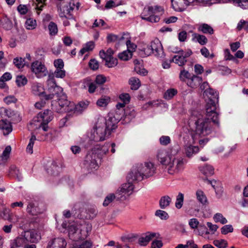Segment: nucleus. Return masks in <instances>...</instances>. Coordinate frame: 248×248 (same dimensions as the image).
<instances>
[{"instance_id":"nucleus-51","label":"nucleus","mask_w":248,"mask_h":248,"mask_svg":"<svg viewBox=\"0 0 248 248\" xmlns=\"http://www.w3.org/2000/svg\"><path fill=\"white\" fill-rule=\"evenodd\" d=\"M237 29L238 31L244 29L245 31H248V21L241 20L237 24Z\"/></svg>"},{"instance_id":"nucleus-41","label":"nucleus","mask_w":248,"mask_h":248,"mask_svg":"<svg viewBox=\"0 0 248 248\" xmlns=\"http://www.w3.org/2000/svg\"><path fill=\"white\" fill-rule=\"evenodd\" d=\"M213 218L216 222H220L222 224H225L228 222L227 219L220 213H216Z\"/></svg>"},{"instance_id":"nucleus-5","label":"nucleus","mask_w":248,"mask_h":248,"mask_svg":"<svg viewBox=\"0 0 248 248\" xmlns=\"http://www.w3.org/2000/svg\"><path fill=\"white\" fill-rule=\"evenodd\" d=\"M203 95L207 96L209 101L206 106V117L203 119L210 121L211 124H214L217 127H219L218 114L216 111V103L218 102V94L214 90L209 88L203 92ZM197 116L202 119L200 115Z\"/></svg>"},{"instance_id":"nucleus-46","label":"nucleus","mask_w":248,"mask_h":248,"mask_svg":"<svg viewBox=\"0 0 248 248\" xmlns=\"http://www.w3.org/2000/svg\"><path fill=\"white\" fill-rule=\"evenodd\" d=\"M89 103L88 101L80 102L78 105H75L74 110L78 111H82L87 108Z\"/></svg>"},{"instance_id":"nucleus-50","label":"nucleus","mask_w":248,"mask_h":248,"mask_svg":"<svg viewBox=\"0 0 248 248\" xmlns=\"http://www.w3.org/2000/svg\"><path fill=\"white\" fill-rule=\"evenodd\" d=\"M120 59L124 61H127L132 57V53L128 50L124 51L118 55Z\"/></svg>"},{"instance_id":"nucleus-16","label":"nucleus","mask_w":248,"mask_h":248,"mask_svg":"<svg viewBox=\"0 0 248 248\" xmlns=\"http://www.w3.org/2000/svg\"><path fill=\"white\" fill-rule=\"evenodd\" d=\"M158 236L159 234L157 233L148 232L141 235L139 238L138 243L141 246H146L151 240Z\"/></svg>"},{"instance_id":"nucleus-55","label":"nucleus","mask_w":248,"mask_h":248,"mask_svg":"<svg viewBox=\"0 0 248 248\" xmlns=\"http://www.w3.org/2000/svg\"><path fill=\"white\" fill-rule=\"evenodd\" d=\"M54 76L57 78H63L65 77L66 72L63 69H56L54 72Z\"/></svg>"},{"instance_id":"nucleus-20","label":"nucleus","mask_w":248,"mask_h":248,"mask_svg":"<svg viewBox=\"0 0 248 248\" xmlns=\"http://www.w3.org/2000/svg\"><path fill=\"white\" fill-rule=\"evenodd\" d=\"M28 244L27 238L25 235L16 237L12 240L10 242L11 248H17L25 246Z\"/></svg>"},{"instance_id":"nucleus-40","label":"nucleus","mask_w":248,"mask_h":248,"mask_svg":"<svg viewBox=\"0 0 248 248\" xmlns=\"http://www.w3.org/2000/svg\"><path fill=\"white\" fill-rule=\"evenodd\" d=\"M36 140V138L34 135H32L30 139L29 142L26 148V151L30 154L33 153V146L35 141Z\"/></svg>"},{"instance_id":"nucleus-53","label":"nucleus","mask_w":248,"mask_h":248,"mask_svg":"<svg viewBox=\"0 0 248 248\" xmlns=\"http://www.w3.org/2000/svg\"><path fill=\"white\" fill-rule=\"evenodd\" d=\"M191 77L190 73L185 70H182L180 73L179 78L181 80L186 81Z\"/></svg>"},{"instance_id":"nucleus-8","label":"nucleus","mask_w":248,"mask_h":248,"mask_svg":"<svg viewBox=\"0 0 248 248\" xmlns=\"http://www.w3.org/2000/svg\"><path fill=\"white\" fill-rule=\"evenodd\" d=\"M162 13L163 9L160 6H147L144 8L141 18L147 21L156 23L159 21L160 16Z\"/></svg>"},{"instance_id":"nucleus-44","label":"nucleus","mask_w":248,"mask_h":248,"mask_svg":"<svg viewBox=\"0 0 248 248\" xmlns=\"http://www.w3.org/2000/svg\"><path fill=\"white\" fill-rule=\"evenodd\" d=\"M45 1L46 0H36V2L35 9L38 15L42 11L43 8L46 5Z\"/></svg>"},{"instance_id":"nucleus-3","label":"nucleus","mask_w":248,"mask_h":248,"mask_svg":"<svg viewBox=\"0 0 248 248\" xmlns=\"http://www.w3.org/2000/svg\"><path fill=\"white\" fill-rule=\"evenodd\" d=\"M122 118V116L118 115L117 112L115 114L108 113L106 119L103 117L99 118L91 132L90 139L95 141L105 140L117 128V124Z\"/></svg>"},{"instance_id":"nucleus-33","label":"nucleus","mask_w":248,"mask_h":248,"mask_svg":"<svg viewBox=\"0 0 248 248\" xmlns=\"http://www.w3.org/2000/svg\"><path fill=\"white\" fill-rule=\"evenodd\" d=\"M103 60L105 61V65L109 68L113 67L116 66L118 64L117 59L114 58L113 56L107 57V58Z\"/></svg>"},{"instance_id":"nucleus-34","label":"nucleus","mask_w":248,"mask_h":248,"mask_svg":"<svg viewBox=\"0 0 248 248\" xmlns=\"http://www.w3.org/2000/svg\"><path fill=\"white\" fill-rule=\"evenodd\" d=\"M129 83L131 85L132 90H136L138 89L140 86V82L139 79L135 77L130 78L129 80Z\"/></svg>"},{"instance_id":"nucleus-45","label":"nucleus","mask_w":248,"mask_h":248,"mask_svg":"<svg viewBox=\"0 0 248 248\" xmlns=\"http://www.w3.org/2000/svg\"><path fill=\"white\" fill-rule=\"evenodd\" d=\"M11 151V147L10 146H7L3 151L2 155L1 156V159L3 162H5L9 157Z\"/></svg>"},{"instance_id":"nucleus-10","label":"nucleus","mask_w":248,"mask_h":248,"mask_svg":"<svg viewBox=\"0 0 248 248\" xmlns=\"http://www.w3.org/2000/svg\"><path fill=\"white\" fill-rule=\"evenodd\" d=\"M46 82L49 93L44 95L45 100L52 99L54 98L55 95H59L60 93H62L63 91L62 88L56 85L55 80L53 77L49 76Z\"/></svg>"},{"instance_id":"nucleus-29","label":"nucleus","mask_w":248,"mask_h":248,"mask_svg":"<svg viewBox=\"0 0 248 248\" xmlns=\"http://www.w3.org/2000/svg\"><path fill=\"white\" fill-rule=\"evenodd\" d=\"M171 202V198L168 195L161 197L159 200V206L161 209H165L170 206Z\"/></svg>"},{"instance_id":"nucleus-14","label":"nucleus","mask_w":248,"mask_h":248,"mask_svg":"<svg viewBox=\"0 0 248 248\" xmlns=\"http://www.w3.org/2000/svg\"><path fill=\"white\" fill-rule=\"evenodd\" d=\"M127 183L123 184L120 189L118 190V192L121 195H124L127 194L129 195L131 194L134 189L133 183L138 181L137 180H132V179H130L129 177V173L127 176Z\"/></svg>"},{"instance_id":"nucleus-22","label":"nucleus","mask_w":248,"mask_h":248,"mask_svg":"<svg viewBox=\"0 0 248 248\" xmlns=\"http://www.w3.org/2000/svg\"><path fill=\"white\" fill-rule=\"evenodd\" d=\"M0 115L2 118L8 117L14 120L15 117L19 116L18 114L10 108L0 107Z\"/></svg>"},{"instance_id":"nucleus-30","label":"nucleus","mask_w":248,"mask_h":248,"mask_svg":"<svg viewBox=\"0 0 248 248\" xmlns=\"http://www.w3.org/2000/svg\"><path fill=\"white\" fill-rule=\"evenodd\" d=\"M192 39L196 40L201 45H204L208 42V39L205 35L196 33L192 34Z\"/></svg>"},{"instance_id":"nucleus-2","label":"nucleus","mask_w":248,"mask_h":248,"mask_svg":"<svg viewBox=\"0 0 248 248\" xmlns=\"http://www.w3.org/2000/svg\"><path fill=\"white\" fill-rule=\"evenodd\" d=\"M178 152L177 149L170 148L167 150L160 149L157 152V160L171 175L178 174L184 169L185 160L177 155Z\"/></svg>"},{"instance_id":"nucleus-23","label":"nucleus","mask_w":248,"mask_h":248,"mask_svg":"<svg viewBox=\"0 0 248 248\" xmlns=\"http://www.w3.org/2000/svg\"><path fill=\"white\" fill-rule=\"evenodd\" d=\"M198 31L204 34L212 35L214 32L213 28L206 23H200L197 25Z\"/></svg>"},{"instance_id":"nucleus-12","label":"nucleus","mask_w":248,"mask_h":248,"mask_svg":"<svg viewBox=\"0 0 248 248\" xmlns=\"http://www.w3.org/2000/svg\"><path fill=\"white\" fill-rule=\"evenodd\" d=\"M192 54L190 49H187L186 51L180 50L177 54L174 55L170 62H172L179 66H182L186 64L187 62L186 59L190 57Z\"/></svg>"},{"instance_id":"nucleus-6","label":"nucleus","mask_w":248,"mask_h":248,"mask_svg":"<svg viewBox=\"0 0 248 248\" xmlns=\"http://www.w3.org/2000/svg\"><path fill=\"white\" fill-rule=\"evenodd\" d=\"M155 168L151 162H145L144 164H137L133 166L129 173V177L132 180L140 181L144 179L153 175Z\"/></svg>"},{"instance_id":"nucleus-47","label":"nucleus","mask_w":248,"mask_h":248,"mask_svg":"<svg viewBox=\"0 0 248 248\" xmlns=\"http://www.w3.org/2000/svg\"><path fill=\"white\" fill-rule=\"evenodd\" d=\"M213 244L218 248H225L227 246V242L224 239L215 240Z\"/></svg>"},{"instance_id":"nucleus-62","label":"nucleus","mask_w":248,"mask_h":248,"mask_svg":"<svg viewBox=\"0 0 248 248\" xmlns=\"http://www.w3.org/2000/svg\"><path fill=\"white\" fill-rule=\"evenodd\" d=\"M4 102L7 105L12 103H15L17 101V99L14 95H9L3 99Z\"/></svg>"},{"instance_id":"nucleus-52","label":"nucleus","mask_w":248,"mask_h":248,"mask_svg":"<svg viewBox=\"0 0 248 248\" xmlns=\"http://www.w3.org/2000/svg\"><path fill=\"white\" fill-rule=\"evenodd\" d=\"M155 215L161 219H167L169 216L168 214L165 211L158 210L155 212Z\"/></svg>"},{"instance_id":"nucleus-36","label":"nucleus","mask_w":248,"mask_h":248,"mask_svg":"<svg viewBox=\"0 0 248 248\" xmlns=\"http://www.w3.org/2000/svg\"><path fill=\"white\" fill-rule=\"evenodd\" d=\"M37 26L36 21L32 18H29L25 22V27L28 30H33Z\"/></svg>"},{"instance_id":"nucleus-60","label":"nucleus","mask_w":248,"mask_h":248,"mask_svg":"<svg viewBox=\"0 0 248 248\" xmlns=\"http://www.w3.org/2000/svg\"><path fill=\"white\" fill-rule=\"evenodd\" d=\"M107 81L106 77L103 75H98L96 77L95 82L98 85H102Z\"/></svg>"},{"instance_id":"nucleus-18","label":"nucleus","mask_w":248,"mask_h":248,"mask_svg":"<svg viewBox=\"0 0 248 248\" xmlns=\"http://www.w3.org/2000/svg\"><path fill=\"white\" fill-rule=\"evenodd\" d=\"M28 243H37L41 239L40 233L35 230L27 232L25 233Z\"/></svg>"},{"instance_id":"nucleus-63","label":"nucleus","mask_w":248,"mask_h":248,"mask_svg":"<svg viewBox=\"0 0 248 248\" xmlns=\"http://www.w3.org/2000/svg\"><path fill=\"white\" fill-rule=\"evenodd\" d=\"M170 138L169 136H162L159 139L160 143L164 146H166L170 143Z\"/></svg>"},{"instance_id":"nucleus-4","label":"nucleus","mask_w":248,"mask_h":248,"mask_svg":"<svg viewBox=\"0 0 248 248\" xmlns=\"http://www.w3.org/2000/svg\"><path fill=\"white\" fill-rule=\"evenodd\" d=\"M92 228V225L86 222L80 224L73 223L69 225L68 228L69 237L71 239L75 241L72 248H91L93 246L91 241L86 240L80 242L78 240L85 239L89 235Z\"/></svg>"},{"instance_id":"nucleus-43","label":"nucleus","mask_w":248,"mask_h":248,"mask_svg":"<svg viewBox=\"0 0 248 248\" xmlns=\"http://www.w3.org/2000/svg\"><path fill=\"white\" fill-rule=\"evenodd\" d=\"M48 28L50 35H55L57 33L58 31L57 26L54 22H50L48 25Z\"/></svg>"},{"instance_id":"nucleus-24","label":"nucleus","mask_w":248,"mask_h":248,"mask_svg":"<svg viewBox=\"0 0 248 248\" xmlns=\"http://www.w3.org/2000/svg\"><path fill=\"white\" fill-rule=\"evenodd\" d=\"M31 92L35 95H43L44 97L46 94L44 87L41 84L38 83L33 84L31 86Z\"/></svg>"},{"instance_id":"nucleus-42","label":"nucleus","mask_w":248,"mask_h":248,"mask_svg":"<svg viewBox=\"0 0 248 248\" xmlns=\"http://www.w3.org/2000/svg\"><path fill=\"white\" fill-rule=\"evenodd\" d=\"M27 79L24 76H17L16 78V82L18 87H22L25 85L27 83Z\"/></svg>"},{"instance_id":"nucleus-31","label":"nucleus","mask_w":248,"mask_h":248,"mask_svg":"<svg viewBox=\"0 0 248 248\" xmlns=\"http://www.w3.org/2000/svg\"><path fill=\"white\" fill-rule=\"evenodd\" d=\"M200 170L202 173L206 176H210L214 174V169L212 166L209 165H205L200 168Z\"/></svg>"},{"instance_id":"nucleus-37","label":"nucleus","mask_w":248,"mask_h":248,"mask_svg":"<svg viewBox=\"0 0 248 248\" xmlns=\"http://www.w3.org/2000/svg\"><path fill=\"white\" fill-rule=\"evenodd\" d=\"M177 93V90L175 89H170L167 90L164 94V97L167 100L171 99Z\"/></svg>"},{"instance_id":"nucleus-13","label":"nucleus","mask_w":248,"mask_h":248,"mask_svg":"<svg viewBox=\"0 0 248 248\" xmlns=\"http://www.w3.org/2000/svg\"><path fill=\"white\" fill-rule=\"evenodd\" d=\"M31 70L37 78L45 77L48 73V71L45 64L38 61H36L31 63Z\"/></svg>"},{"instance_id":"nucleus-15","label":"nucleus","mask_w":248,"mask_h":248,"mask_svg":"<svg viewBox=\"0 0 248 248\" xmlns=\"http://www.w3.org/2000/svg\"><path fill=\"white\" fill-rule=\"evenodd\" d=\"M195 0H171V5L176 11H183Z\"/></svg>"},{"instance_id":"nucleus-9","label":"nucleus","mask_w":248,"mask_h":248,"mask_svg":"<svg viewBox=\"0 0 248 248\" xmlns=\"http://www.w3.org/2000/svg\"><path fill=\"white\" fill-rule=\"evenodd\" d=\"M80 4L78 2L72 0L67 4L59 9V15L61 17L71 19L73 18V12L78 10Z\"/></svg>"},{"instance_id":"nucleus-49","label":"nucleus","mask_w":248,"mask_h":248,"mask_svg":"<svg viewBox=\"0 0 248 248\" xmlns=\"http://www.w3.org/2000/svg\"><path fill=\"white\" fill-rule=\"evenodd\" d=\"M13 63L18 69L22 68L25 65L24 60L22 58H16L13 60Z\"/></svg>"},{"instance_id":"nucleus-54","label":"nucleus","mask_w":248,"mask_h":248,"mask_svg":"<svg viewBox=\"0 0 248 248\" xmlns=\"http://www.w3.org/2000/svg\"><path fill=\"white\" fill-rule=\"evenodd\" d=\"M126 35L127 36V37L126 38L127 40L126 41V44L127 47V50L132 53L133 51L135 50L137 47V46L135 44L131 42L130 40L128 37V34Z\"/></svg>"},{"instance_id":"nucleus-56","label":"nucleus","mask_w":248,"mask_h":248,"mask_svg":"<svg viewBox=\"0 0 248 248\" xmlns=\"http://www.w3.org/2000/svg\"><path fill=\"white\" fill-rule=\"evenodd\" d=\"M200 51L202 55L205 58H210L212 59L215 57L214 54L213 53L210 54L208 49L205 47L201 48Z\"/></svg>"},{"instance_id":"nucleus-25","label":"nucleus","mask_w":248,"mask_h":248,"mask_svg":"<svg viewBox=\"0 0 248 248\" xmlns=\"http://www.w3.org/2000/svg\"><path fill=\"white\" fill-rule=\"evenodd\" d=\"M0 129L4 135H8L12 131L11 124L5 120L0 121Z\"/></svg>"},{"instance_id":"nucleus-48","label":"nucleus","mask_w":248,"mask_h":248,"mask_svg":"<svg viewBox=\"0 0 248 248\" xmlns=\"http://www.w3.org/2000/svg\"><path fill=\"white\" fill-rule=\"evenodd\" d=\"M232 1L242 9L248 8V0H232Z\"/></svg>"},{"instance_id":"nucleus-39","label":"nucleus","mask_w":248,"mask_h":248,"mask_svg":"<svg viewBox=\"0 0 248 248\" xmlns=\"http://www.w3.org/2000/svg\"><path fill=\"white\" fill-rule=\"evenodd\" d=\"M184 199V195L182 193H179L178 195L176 197V202H175V207L177 209H180L183 204Z\"/></svg>"},{"instance_id":"nucleus-17","label":"nucleus","mask_w":248,"mask_h":248,"mask_svg":"<svg viewBox=\"0 0 248 248\" xmlns=\"http://www.w3.org/2000/svg\"><path fill=\"white\" fill-rule=\"evenodd\" d=\"M67 245L66 240L62 237H58L50 240L46 248H65Z\"/></svg>"},{"instance_id":"nucleus-21","label":"nucleus","mask_w":248,"mask_h":248,"mask_svg":"<svg viewBox=\"0 0 248 248\" xmlns=\"http://www.w3.org/2000/svg\"><path fill=\"white\" fill-rule=\"evenodd\" d=\"M150 47L153 50V53L156 56H160L162 53L161 44L158 39H155L150 43Z\"/></svg>"},{"instance_id":"nucleus-7","label":"nucleus","mask_w":248,"mask_h":248,"mask_svg":"<svg viewBox=\"0 0 248 248\" xmlns=\"http://www.w3.org/2000/svg\"><path fill=\"white\" fill-rule=\"evenodd\" d=\"M53 118V112L49 109H46L40 112L30 123L29 128L32 130L39 128L42 124H48Z\"/></svg>"},{"instance_id":"nucleus-59","label":"nucleus","mask_w":248,"mask_h":248,"mask_svg":"<svg viewBox=\"0 0 248 248\" xmlns=\"http://www.w3.org/2000/svg\"><path fill=\"white\" fill-rule=\"evenodd\" d=\"M188 224L190 227L192 229H195L198 228L199 226V221L197 218H193L189 220Z\"/></svg>"},{"instance_id":"nucleus-27","label":"nucleus","mask_w":248,"mask_h":248,"mask_svg":"<svg viewBox=\"0 0 248 248\" xmlns=\"http://www.w3.org/2000/svg\"><path fill=\"white\" fill-rule=\"evenodd\" d=\"M136 111L133 108H127L124 110V120L130 121L136 116Z\"/></svg>"},{"instance_id":"nucleus-19","label":"nucleus","mask_w":248,"mask_h":248,"mask_svg":"<svg viewBox=\"0 0 248 248\" xmlns=\"http://www.w3.org/2000/svg\"><path fill=\"white\" fill-rule=\"evenodd\" d=\"M95 155L88 154L86 156L84 164L90 169H97L98 165L95 160Z\"/></svg>"},{"instance_id":"nucleus-26","label":"nucleus","mask_w":248,"mask_h":248,"mask_svg":"<svg viewBox=\"0 0 248 248\" xmlns=\"http://www.w3.org/2000/svg\"><path fill=\"white\" fill-rule=\"evenodd\" d=\"M202 79L201 77L193 75L187 80V84L191 88H195L201 84Z\"/></svg>"},{"instance_id":"nucleus-32","label":"nucleus","mask_w":248,"mask_h":248,"mask_svg":"<svg viewBox=\"0 0 248 248\" xmlns=\"http://www.w3.org/2000/svg\"><path fill=\"white\" fill-rule=\"evenodd\" d=\"M94 43L93 41H89L86 43L83 48L80 50L79 53L82 55L87 52L92 51L94 47Z\"/></svg>"},{"instance_id":"nucleus-1","label":"nucleus","mask_w":248,"mask_h":248,"mask_svg":"<svg viewBox=\"0 0 248 248\" xmlns=\"http://www.w3.org/2000/svg\"><path fill=\"white\" fill-rule=\"evenodd\" d=\"M189 127L188 135L184 137L185 153L187 157H191L197 154L199 149L198 146H193L200 137L210 134L214 130L213 125L210 121L203 120L195 114H192L188 121Z\"/></svg>"},{"instance_id":"nucleus-58","label":"nucleus","mask_w":248,"mask_h":248,"mask_svg":"<svg viewBox=\"0 0 248 248\" xmlns=\"http://www.w3.org/2000/svg\"><path fill=\"white\" fill-rule=\"evenodd\" d=\"M124 36H121V37H119V36L117 35L110 34L108 35L107 40L108 42H115L117 40L122 41L124 39Z\"/></svg>"},{"instance_id":"nucleus-57","label":"nucleus","mask_w":248,"mask_h":248,"mask_svg":"<svg viewBox=\"0 0 248 248\" xmlns=\"http://www.w3.org/2000/svg\"><path fill=\"white\" fill-rule=\"evenodd\" d=\"M233 231V229L231 225H226L221 228V232L223 234H226L229 232H232Z\"/></svg>"},{"instance_id":"nucleus-64","label":"nucleus","mask_w":248,"mask_h":248,"mask_svg":"<svg viewBox=\"0 0 248 248\" xmlns=\"http://www.w3.org/2000/svg\"><path fill=\"white\" fill-rule=\"evenodd\" d=\"M115 195L113 194H110L108 195L106 197L103 202V205L104 206H108L110 203H111L113 201V200L115 199Z\"/></svg>"},{"instance_id":"nucleus-11","label":"nucleus","mask_w":248,"mask_h":248,"mask_svg":"<svg viewBox=\"0 0 248 248\" xmlns=\"http://www.w3.org/2000/svg\"><path fill=\"white\" fill-rule=\"evenodd\" d=\"M59 106L62 109V111L70 112L74 110L75 104L69 101L67 99L66 95L63 93H60L59 95H55Z\"/></svg>"},{"instance_id":"nucleus-35","label":"nucleus","mask_w":248,"mask_h":248,"mask_svg":"<svg viewBox=\"0 0 248 248\" xmlns=\"http://www.w3.org/2000/svg\"><path fill=\"white\" fill-rule=\"evenodd\" d=\"M110 98L108 96H102L97 101L96 104L99 107H105L108 104Z\"/></svg>"},{"instance_id":"nucleus-61","label":"nucleus","mask_w":248,"mask_h":248,"mask_svg":"<svg viewBox=\"0 0 248 248\" xmlns=\"http://www.w3.org/2000/svg\"><path fill=\"white\" fill-rule=\"evenodd\" d=\"M109 147V143H107L106 145H105L102 147H100L99 145H96V147L95 148L100 150V152L99 153V154H106L108 151Z\"/></svg>"},{"instance_id":"nucleus-28","label":"nucleus","mask_w":248,"mask_h":248,"mask_svg":"<svg viewBox=\"0 0 248 248\" xmlns=\"http://www.w3.org/2000/svg\"><path fill=\"white\" fill-rule=\"evenodd\" d=\"M195 195L197 201L201 204L204 205L207 202V197L204 192L201 189H198Z\"/></svg>"},{"instance_id":"nucleus-38","label":"nucleus","mask_w":248,"mask_h":248,"mask_svg":"<svg viewBox=\"0 0 248 248\" xmlns=\"http://www.w3.org/2000/svg\"><path fill=\"white\" fill-rule=\"evenodd\" d=\"M114 54L113 50L109 48L106 51L104 50H101L99 52V55L102 59L107 58V57H112Z\"/></svg>"}]
</instances>
